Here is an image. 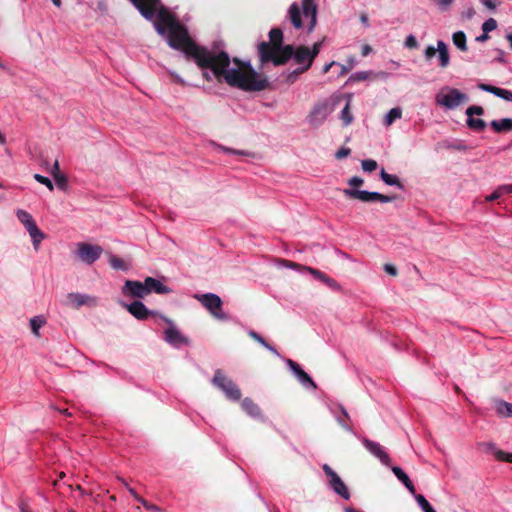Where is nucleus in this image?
Masks as SVG:
<instances>
[{"instance_id":"nucleus-1","label":"nucleus","mask_w":512,"mask_h":512,"mask_svg":"<svg viewBox=\"0 0 512 512\" xmlns=\"http://www.w3.org/2000/svg\"><path fill=\"white\" fill-rule=\"evenodd\" d=\"M156 31L166 38L170 47L181 50L203 70V76L211 81L214 78L224 81L231 87L244 91H262L268 87V81L256 72L250 64L248 69L239 67L230 68V57L227 52L219 50L217 45L213 49L196 44L188 35L187 30L162 8L154 23Z\"/></svg>"},{"instance_id":"nucleus-2","label":"nucleus","mask_w":512,"mask_h":512,"mask_svg":"<svg viewBox=\"0 0 512 512\" xmlns=\"http://www.w3.org/2000/svg\"><path fill=\"white\" fill-rule=\"evenodd\" d=\"M291 45L277 47L268 42H262L258 46V53L261 63L272 62L274 65L285 64L290 59Z\"/></svg>"},{"instance_id":"nucleus-3","label":"nucleus","mask_w":512,"mask_h":512,"mask_svg":"<svg viewBox=\"0 0 512 512\" xmlns=\"http://www.w3.org/2000/svg\"><path fill=\"white\" fill-rule=\"evenodd\" d=\"M469 97L467 94L461 92L459 89L444 87L436 95V104L444 107L446 110H453L462 104L467 103Z\"/></svg>"},{"instance_id":"nucleus-4","label":"nucleus","mask_w":512,"mask_h":512,"mask_svg":"<svg viewBox=\"0 0 512 512\" xmlns=\"http://www.w3.org/2000/svg\"><path fill=\"white\" fill-rule=\"evenodd\" d=\"M336 102L331 99H323L316 102L309 114L307 122L314 128L320 127L334 111Z\"/></svg>"},{"instance_id":"nucleus-5","label":"nucleus","mask_w":512,"mask_h":512,"mask_svg":"<svg viewBox=\"0 0 512 512\" xmlns=\"http://www.w3.org/2000/svg\"><path fill=\"white\" fill-rule=\"evenodd\" d=\"M212 384L218 389H220L229 400H240V389L230 378L225 376L220 369H217L215 371L214 376L212 378Z\"/></svg>"},{"instance_id":"nucleus-6","label":"nucleus","mask_w":512,"mask_h":512,"mask_svg":"<svg viewBox=\"0 0 512 512\" xmlns=\"http://www.w3.org/2000/svg\"><path fill=\"white\" fill-rule=\"evenodd\" d=\"M195 299H197L201 305L207 309L210 314L219 320H227L228 315L222 310V300L221 298L214 293H205V294H196Z\"/></svg>"},{"instance_id":"nucleus-7","label":"nucleus","mask_w":512,"mask_h":512,"mask_svg":"<svg viewBox=\"0 0 512 512\" xmlns=\"http://www.w3.org/2000/svg\"><path fill=\"white\" fill-rule=\"evenodd\" d=\"M343 193L346 197L351 199H358L365 203L377 201L381 203H390L395 199V196H387L375 191L358 190L352 188L344 189Z\"/></svg>"},{"instance_id":"nucleus-8","label":"nucleus","mask_w":512,"mask_h":512,"mask_svg":"<svg viewBox=\"0 0 512 512\" xmlns=\"http://www.w3.org/2000/svg\"><path fill=\"white\" fill-rule=\"evenodd\" d=\"M103 253L99 245L80 242L77 244L76 256L84 263L91 265L96 262Z\"/></svg>"},{"instance_id":"nucleus-9","label":"nucleus","mask_w":512,"mask_h":512,"mask_svg":"<svg viewBox=\"0 0 512 512\" xmlns=\"http://www.w3.org/2000/svg\"><path fill=\"white\" fill-rule=\"evenodd\" d=\"M322 469L329 478L330 488L343 499L348 500L350 498V492L338 474L328 464H324Z\"/></svg>"},{"instance_id":"nucleus-10","label":"nucleus","mask_w":512,"mask_h":512,"mask_svg":"<svg viewBox=\"0 0 512 512\" xmlns=\"http://www.w3.org/2000/svg\"><path fill=\"white\" fill-rule=\"evenodd\" d=\"M438 52L439 66L446 68L450 63V55L446 43L442 40L437 41V47L432 45L428 46L424 50V57L427 61H430Z\"/></svg>"},{"instance_id":"nucleus-11","label":"nucleus","mask_w":512,"mask_h":512,"mask_svg":"<svg viewBox=\"0 0 512 512\" xmlns=\"http://www.w3.org/2000/svg\"><path fill=\"white\" fill-rule=\"evenodd\" d=\"M290 59L299 65L301 70L307 71L313 64L314 60L310 55V48L299 46L296 49L291 45Z\"/></svg>"},{"instance_id":"nucleus-12","label":"nucleus","mask_w":512,"mask_h":512,"mask_svg":"<svg viewBox=\"0 0 512 512\" xmlns=\"http://www.w3.org/2000/svg\"><path fill=\"white\" fill-rule=\"evenodd\" d=\"M161 317L169 324V327L164 331L165 341L177 348L182 345H187L189 342L188 339L181 334V332L174 326L173 322L164 316Z\"/></svg>"},{"instance_id":"nucleus-13","label":"nucleus","mask_w":512,"mask_h":512,"mask_svg":"<svg viewBox=\"0 0 512 512\" xmlns=\"http://www.w3.org/2000/svg\"><path fill=\"white\" fill-rule=\"evenodd\" d=\"M122 293L131 298H144L149 295V290L146 288L145 281L126 280L122 287Z\"/></svg>"},{"instance_id":"nucleus-14","label":"nucleus","mask_w":512,"mask_h":512,"mask_svg":"<svg viewBox=\"0 0 512 512\" xmlns=\"http://www.w3.org/2000/svg\"><path fill=\"white\" fill-rule=\"evenodd\" d=\"M303 16L307 20V32L311 33L317 24V0H302Z\"/></svg>"},{"instance_id":"nucleus-15","label":"nucleus","mask_w":512,"mask_h":512,"mask_svg":"<svg viewBox=\"0 0 512 512\" xmlns=\"http://www.w3.org/2000/svg\"><path fill=\"white\" fill-rule=\"evenodd\" d=\"M362 443H363L364 447L373 456L378 458L383 465H385V466L390 465V463H391L390 456L378 442H375V441L365 438V439H363Z\"/></svg>"},{"instance_id":"nucleus-16","label":"nucleus","mask_w":512,"mask_h":512,"mask_svg":"<svg viewBox=\"0 0 512 512\" xmlns=\"http://www.w3.org/2000/svg\"><path fill=\"white\" fill-rule=\"evenodd\" d=\"M67 300L69 304L76 309H79L82 306L93 307L98 303V299L96 297L82 293H69L67 295Z\"/></svg>"},{"instance_id":"nucleus-17","label":"nucleus","mask_w":512,"mask_h":512,"mask_svg":"<svg viewBox=\"0 0 512 512\" xmlns=\"http://www.w3.org/2000/svg\"><path fill=\"white\" fill-rule=\"evenodd\" d=\"M286 364L290 368V370L293 372V374L296 376L298 381L304 386V387H310L315 389L316 385L312 378L300 367L298 363L291 359L286 360Z\"/></svg>"},{"instance_id":"nucleus-18","label":"nucleus","mask_w":512,"mask_h":512,"mask_svg":"<svg viewBox=\"0 0 512 512\" xmlns=\"http://www.w3.org/2000/svg\"><path fill=\"white\" fill-rule=\"evenodd\" d=\"M134 6L139 10L141 15L151 20L155 15V9L159 0H130Z\"/></svg>"},{"instance_id":"nucleus-19","label":"nucleus","mask_w":512,"mask_h":512,"mask_svg":"<svg viewBox=\"0 0 512 512\" xmlns=\"http://www.w3.org/2000/svg\"><path fill=\"white\" fill-rule=\"evenodd\" d=\"M130 314L138 320H146L149 315H156L157 312L149 311L143 302L136 300L130 304H124Z\"/></svg>"},{"instance_id":"nucleus-20","label":"nucleus","mask_w":512,"mask_h":512,"mask_svg":"<svg viewBox=\"0 0 512 512\" xmlns=\"http://www.w3.org/2000/svg\"><path fill=\"white\" fill-rule=\"evenodd\" d=\"M478 88L482 91L491 93V94H493L499 98H502L506 101L512 102V91L511 90L499 88V87L485 84V83L478 84Z\"/></svg>"},{"instance_id":"nucleus-21","label":"nucleus","mask_w":512,"mask_h":512,"mask_svg":"<svg viewBox=\"0 0 512 512\" xmlns=\"http://www.w3.org/2000/svg\"><path fill=\"white\" fill-rule=\"evenodd\" d=\"M144 281L147 290H149V294L152 292L156 294H169L172 292L170 287L164 285L160 280L153 277H146Z\"/></svg>"},{"instance_id":"nucleus-22","label":"nucleus","mask_w":512,"mask_h":512,"mask_svg":"<svg viewBox=\"0 0 512 512\" xmlns=\"http://www.w3.org/2000/svg\"><path fill=\"white\" fill-rule=\"evenodd\" d=\"M392 472L397 477V479L409 490V492L412 495H417L414 484L410 480L409 476L402 470V468L394 466L392 467Z\"/></svg>"},{"instance_id":"nucleus-23","label":"nucleus","mask_w":512,"mask_h":512,"mask_svg":"<svg viewBox=\"0 0 512 512\" xmlns=\"http://www.w3.org/2000/svg\"><path fill=\"white\" fill-rule=\"evenodd\" d=\"M241 406L243 410L251 417L258 418L261 416V411L259 406L253 402L250 398L243 399Z\"/></svg>"},{"instance_id":"nucleus-24","label":"nucleus","mask_w":512,"mask_h":512,"mask_svg":"<svg viewBox=\"0 0 512 512\" xmlns=\"http://www.w3.org/2000/svg\"><path fill=\"white\" fill-rule=\"evenodd\" d=\"M289 18L291 20L292 25L296 29H300V28L303 27V22H302V19H301L300 7H299V5L297 3L291 4V6L289 8Z\"/></svg>"},{"instance_id":"nucleus-25","label":"nucleus","mask_w":512,"mask_h":512,"mask_svg":"<svg viewBox=\"0 0 512 512\" xmlns=\"http://www.w3.org/2000/svg\"><path fill=\"white\" fill-rule=\"evenodd\" d=\"M26 230L32 239L34 249L37 251L40 243L45 239V234L38 228L37 224Z\"/></svg>"},{"instance_id":"nucleus-26","label":"nucleus","mask_w":512,"mask_h":512,"mask_svg":"<svg viewBox=\"0 0 512 512\" xmlns=\"http://www.w3.org/2000/svg\"><path fill=\"white\" fill-rule=\"evenodd\" d=\"M492 129L497 132L501 133L504 131H511L512 130V118H503L500 120H493L490 123Z\"/></svg>"},{"instance_id":"nucleus-27","label":"nucleus","mask_w":512,"mask_h":512,"mask_svg":"<svg viewBox=\"0 0 512 512\" xmlns=\"http://www.w3.org/2000/svg\"><path fill=\"white\" fill-rule=\"evenodd\" d=\"M380 178L381 180L386 184V185H389V186H396L398 187L399 189H404V186L403 184L400 182V180L398 179L397 176L395 175H391L389 173H387L385 171L384 168L381 169V172H380Z\"/></svg>"},{"instance_id":"nucleus-28","label":"nucleus","mask_w":512,"mask_h":512,"mask_svg":"<svg viewBox=\"0 0 512 512\" xmlns=\"http://www.w3.org/2000/svg\"><path fill=\"white\" fill-rule=\"evenodd\" d=\"M16 216L18 220L25 226L26 229L36 224L32 215L23 209L17 210Z\"/></svg>"},{"instance_id":"nucleus-29","label":"nucleus","mask_w":512,"mask_h":512,"mask_svg":"<svg viewBox=\"0 0 512 512\" xmlns=\"http://www.w3.org/2000/svg\"><path fill=\"white\" fill-rule=\"evenodd\" d=\"M402 117V110L399 107H395L389 110V112L385 115L383 123L386 127H389L393 124L394 121L400 119Z\"/></svg>"},{"instance_id":"nucleus-30","label":"nucleus","mask_w":512,"mask_h":512,"mask_svg":"<svg viewBox=\"0 0 512 512\" xmlns=\"http://www.w3.org/2000/svg\"><path fill=\"white\" fill-rule=\"evenodd\" d=\"M45 324H46V319L42 315H37L30 319L31 331L37 337L40 335V333H39L40 328L43 327Z\"/></svg>"},{"instance_id":"nucleus-31","label":"nucleus","mask_w":512,"mask_h":512,"mask_svg":"<svg viewBox=\"0 0 512 512\" xmlns=\"http://www.w3.org/2000/svg\"><path fill=\"white\" fill-rule=\"evenodd\" d=\"M452 40L454 45L461 51H467L466 35L463 31H457L453 33Z\"/></svg>"},{"instance_id":"nucleus-32","label":"nucleus","mask_w":512,"mask_h":512,"mask_svg":"<svg viewBox=\"0 0 512 512\" xmlns=\"http://www.w3.org/2000/svg\"><path fill=\"white\" fill-rule=\"evenodd\" d=\"M248 335L254 339L255 341H257L259 344H261L263 347H265L267 350H269L270 352L274 353L275 355H279V353L277 352V350L271 346L260 334H258L257 332L253 331V330H250L248 332Z\"/></svg>"},{"instance_id":"nucleus-33","label":"nucleus","mask_w":512,"mask_h":512,"mask_svg":"<svg viewBox=\"0 0 512 512\" xmlns=\"http://www.w3.org/2000/svg\"><path fill=\"white\" fill-rule=\"evenodd\" d=\"M496 411L503 417H512V404L506 401H499L496 405Z\"/></svg>"},{"instance_id":"nucleus-34","label":"nucleus","mask_w":512,"mask_h":512,"mask_svg":"<svg viewBox=\"0 0 512 512\" xmlns=\"http://www.w3.org/2000/svg\"><path fill=\"white\" fill-rule=\"evenodd\" d=\"M269 39H270V42H269L270 44L276 45L277 47H283L282 46L283 33L280 29H278V28L271 29L269 32Z\"/></svg>"},{"instance_id":"nucleus-35","label":"nucleus","mask_w":512,"mask_h":512,"mask_svg":"<svg viewBox=\"0 0 512 512\" xmlns=\"http://www.w3.org/2000/svg\"><path fill=\"white\" fill-rule=\"evenodd\" d=\"M340 119L342 120L344 126H348L353 122L354 118L350 111V100L347 101L346 105L342 109Z\"/></svg>"},{"instance_id":"nucleus-36","label":"nucleus","mask_w":512,"mask_h":512,"mask_svg":"<svg viewBox=\"0 0 512 512\" xmlns=\"http://www.w3.org/2000/svg\"><path fill=\"white\" fill-rule=\"evenodd\" d=\"M305 70H301L300 67L293 71H287L282 73V77L285 79L286 83L293 84L299 77L300 74L304 73Z\"/></svg>"},{"instance_id":"nucleus-37","label":"nucleus","mask_w":512,"mask_h":512,"mask_svg":"<svg viewBox=\"0 0 512 512\" xmlns=\"http://www.w3.org/2000/svg\"><path fill=\"white\" fill-rule=\"evenodd\" d=\"M467 125L469 128L475 131H482L486 127V123L484 122V120L473 117H468Z\"/></svg>"},{"instance_id":"nucleus-38","label":"nucleus","mask_w":512,"mask_h":512,"mask_svg":"<svg viewBox=\"0 0 512 512\" xmlns=\"http://www.w3.org/2000/svg\"><path fill=\"white\" fill-rule=\"evenodd\" d=\"M108 262H109L110 266L115 270L125 271L128 269V266L124 263V261L122 259L116 257L115 255H110Z\"/></svg>"},{"instance_id":"nucleus-39","label":"nucleus","mask_w":512,"mask_h":512,"mask_svg":"<svg viewBox=\"0 0 512 512\" xmlns=\"http://www.w3.org/2000/svg\"><path fill=\"white\" fill-rule=\"evenodd\" d=\"M414 497L423 512H436L422 494H417Z\"/></svg>"},{"instance_id":"nucleus-40","label":"nucleus","mask_w":512,"mask_h":512,"mask_svg":"<svg viewBox=\"0 0 512 512\" xmlns=\"http://www.w3.org/2000/svg\"><path fill=\"white\" fill-rule=\"evenodd\" d=\"M341 416L337 417L338 423L347 431H351V427L347 424V421L350 419V416L346 409L343 406H340Z\"/></svg>"},{"instance_id":"nucleus-41","label":"nucleus","mask_w":512,"mask_h":512,"mask_svg":"<svg viewBox=\"0 0 512 512\" xmlns=\"http://www.w3.org/2000/svg\"><path fill=\"white\" fill-rule=\"evenodd\" d=\"M361 167L364 172L371 173L377 169L378 164L373 159H365V160H362Z\"/></svg>"},{"instance_id":"nucleus-42","label":"nucleus","mask_w":512,"mask_h":512,"mask_svg":"<svg viewBox=\"0 0 512 512\" xmlns=\"http://www.w3.org/2000/svg\"><path fill=\"white\" fill-rule=\"evenodd\" d=\"M53 179L55 180V183L59 189L66 190L68 179L65 174H55Z\"/></svg>"},{"instance_id":"nucleus-43","label":"nucleus","mask_w":512,"mask_h":512,"mask_svg":"<svg viewBox=\"0 0 512 512\" xmlns=\"http://www.w3.org/2000/svg\"><path fill=\"white\" fill-rule=\"evenodd\" d=\"M33 177L38 183L45 185L50 191L54 190V185L48 177L41 174H34Z\"/></svg>"},{"instance_id":"nucleus-44","label":"nucleus","mask_w":512,"mask_h":512,"mask_svg":"<svg viewBox=\"0 0 512 512\" xmlns=\"http://www.w3.org/2000/svg\"><path fill=\"white\" fill-rule=\"evenodd\" d=\"M303 270H306L307 272H309L314 278H316L317 280L323 282L325 277L327 276L325 273H323L322 271L318 270V269H315V268H312V267H303Z\"/></svg>"},{"instance_id":"nucleus-45","label":"nucleus","mask_w":512,"mask_h":512,"mask_svg":"<svg viewBox=\"0 0 512 512\" xmlns=\"http://www.w3.org/2000/svg\"><path fill=\"white\" fill-rule=\"evenodd\" d=\"M497 28V22L493 18H489L482 24V30L485 33H489Z\"/></svg>"},{"instance_id":"nucleus-46","label":"nucleus","mask_w":512,"mask_h":512,"mask_svg":"<svg viewBox=\"0 0 512 512\" xmlns=\"http://www.w3.org/2000/svg\"><path fill=\"white\" fill-rule=\"evenodd\" d=\"M218 149H220L224 153L234 154V155H239V156H251L252 155L251 153L244 151V150H235V149L224 147V146H220V147H218Z\"/></svg>"},{"instance_id":"nucleus-47","label":"nucleus","mask_w":512,"mask_h":512,"mask_svg":"<svg viewBox=\"0 0 512 512\" xmlns=\"http://www.w3.org/2000/svg\"><path fill=\"white\" fill-rule=\"evenodd\" d=\"M484 114V109L481 107V106H476V105H473V106H470L466 109V115L468 117H473V115H483Z\"/></svg>"},{"instance_id":"nucleus-48","label":"nucleus","mask_w":512,"mask_h":512,"mask_svg":"<svg viewBox=\"0 0 512 512\" xmlns=\"http://www.w3.org/2000/svg\"><path fill=\"white\" fill-rule=\"evenodd\" d=\"M495 457L497 458V460L512 463V453H507L502 450H497L495 452Z\"/></svg>"},{"instance_id":"nucleus-49","label":"nucleus","mask_w":512,"mask_h":512,"mask_svg":"<svg viewBox=\"0 0 512 512\" xmlns=\"http://www.w3.org/2000/svg\"><path fill=\"white\" fill-rule=\"evenodd\" d=\"M369 75H370V72H368V71H358V72L353 73L350 76V80L363 81V80H366L369 77Z\"/></svg>"},{"instance_id":"nucleus-50","label":"nucleus","mask_w":512,"mask_h":512,"mask_svg":"<svg viewBox=\"0 0 512 512\" xmlns=\"http://www.w3.org/2000/svg\"><path fill=\"white\" fill-rule=\"evenodd\" d=\"M139 503H141L143 505L144 508H146L147 510L149 511H153V512H162V509L160 507H158L157 505L155 504H152V503H149L148 501H146L144 498H141Z\"/></svg>"},{"instance_id":"nucleus-51","label":"nucleus","mask_w":512,"mask_h":512,"mask_svg":"<svg viewBox=\"0 0 512 512\" xmlns=\"http://www.w3.org/2000/svg\"><path fill=\"white\" fill-rule=\"evenodd\" d=\"M503 194H505V191L502 190V186H500L497 190H495L493 193H491L490 195L486 196V201L487 202H492L494 200H497L499 199Z\"/></svg>"},{"instance_id":"nucleus-52","label":"nucleus","mask_w":512,"mask_h":512,"mask_svg":"<svg viewBox=\"0 0 512 512\" xmlns=\"http://www.w3.org/2000/svg\"><path fill=\"white\" fill-rule=\"evenodd\" d=\"M404 45L407 48L413 49L418 47V42L415 36L411 34L406 37Z\"/></svg>"},{"instance_id":"nucleus-53","label":"nucleus","mask_w":512,"mask_h":512,"mask_svg":"<svg viewBox=\"0 0 512 512\" xmlns=\"http://www.w3.org/2000/svg\"><path fill=\"white\" fill-rule=\"evenodd\" d=\"M323 283H325L328 287H330L333 290H340V285L329 276H326Z\"/></svg>"},{"instance_id":"nucleus-54","label":"nucleus","mask_w":512,"mask_h":512,"mask_svg":"<svg viewBox=\"0 0 512 512\" xmlns=\"http://www.w3.org/2000/svg\"><path fill=\"white\" fill-rule=\"evenodd\" d=\"M321 46H322V42H316L313 44L312 48L310 49V55L313 60L318 56V54L321 50Z\"/></svg>"},{"instance_id":"nucleus-55","label":"nucleus","mask_w":512,"mask_h":512,"mask_svg":"<svg viewBox=\"0 0 512 512\" xmlns=\"http://www.w3.org/2000/svg\"><path fill=\"white\" fill-rule=\"evenodd\" d=\"M120 481L124 484L128 492L134 497V499L137 502H139L142 497L139 496L137 492L132 487H130L124 479L121 478Z\"/></svg>"},{"instance_id":"nucleus-56","label":"nucleus","mask_w":512,"mask_h":512,"mask_svg":"<svg viewBox=\"0 0 512 512\" xmlns=\"http://www.w3.org/2000/svg\"><path fill=\"white\" fill-rule=\"evenodd\" d=\"M281 263L284 267L291 268V269H302L303 270V267H304L298 263H295V262H292L289 260H282Z\"/></svg>"},{"instance_id":"nucleus-57","label":"nucleus","mask_w":512,"mask_h":512,"mask_svg":"<svg viewBox=\"0 0 512 512\" xmlns=\"http://www.w3.org/2000/svg\"><path fill=\"white\" fill-rule=\"evenodd\" d=\"M350 153H351V150L349 148L342 147L336 152L335 156L337 159H343V158L347 157Z\"/></svg>"},{"instance_id":"nucleus-58","label":"nucleus","mask_w":512,"mask_h":512,"mask_svg":"<svg viewBox=\"0 0 512 512\" xmlns=\"http://www.w3.org/2000/svg\"><path fill=\"white\" fill-rule=\"evenodd\" d=\"M349 185L351 186H361L364 183V180L358 176H354L348 180Z\"/></svg>"},{"instance_id":"nucleus-59","label":"nucleus","mask_w":512,"mask_h":512,"mask_svg":"<svg viewBox=\"0 0 512 512\" xmlns=\"http://www.w3.org/2000/svg\"><path fill=\"white\" fill-rule=\"evenodd\" d=\"M384 270L386 273L392 275V276H396L397 275V268L392 265V264H385L384 265Z\"/></svg>"},{"instance_id":"nucleus-60","label":"nucleus","mask_w":512,"mask_h":512,"mask_svg":"<svg viewBox=\"0 0 512 512\" xmlns=\"http://www.w3.org/2000/svg\"><path fill=\"white\" fill-rule=\"evenodd\" d=\"M482 4L490 9V10H493L496 8L497 4H498V1L497 0H482Z\"/></svg>"},{"instance_id":"nucleus-61","label":"nucleus","mask_w":512,"mask_h":512,"mask_svg":"<svg viewBox=\"0 0 512 512\" xmlns=\"http://www.w3.org/2000/svg\"><path fill=\"white\" fill-rule=\"evenodd\" d=\"M50 173L51 175L54 177L55 174H60V166H59V162L58 160H55L52 167H51V170H50Z\"/></svg>"},{"instance_id":"nucleus-62","label":"nucleus","mask_w":512,"mask_h":512,"mask_svg":"<svg viewBox=\"0 0 512 512\" xmlns=\"http://www.w3.org/2000/svg\"><path fill=\"white\" fill-rule=\"evenodd\" d=\"M434 1L436 2V4L438 6H440L441 8H444V9L448 8L453 2V0H434Z\"/></svg>"},{"instance_id":"nucleus-63","label":"nucleus","mask_w":512,"mask_h":512,"mask_svg":"<svg viewBox=\"0 0 512 512\" xmlns=\"http://www.w3.org/2000/svg\"><path fill=\"white\" fill-rule=\"evenodd\" d=\"M496 52L498 54L496 60L500 63H504L505 62V58H504L505 52L501 49H496Z\"/></svg>"},{"instance_id":"nucleus-64","label":"nucleus","mask_w":512,"mask_h":512,"mask_svg":"<svg viewBox=\"0 0 512 512\" xmlns=\"http://www.w3.org/2000/svg\"><path fill=\"white\" fill-rule=\"evenodd\" d=\"M336 64H337V62L332 61V62H330V63H328V64L324 65V66H323V68H322V73H323V74L328 73V71L331 69V67L335 66Z\"/></svg>"}]
</instances>
